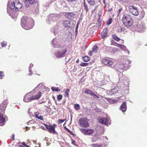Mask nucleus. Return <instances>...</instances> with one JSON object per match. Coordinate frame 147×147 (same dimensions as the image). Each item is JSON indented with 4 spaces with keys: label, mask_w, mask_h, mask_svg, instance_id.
Wrapping results in <instances>:
<instances>
[{
    "label": "nucleus",
    "mask_w": 147,
    "mask_h": 147,
    "mask_svg": "<svg viewBox=\"0 0 147 147\" xmlns=\"http://www.w3.org/2000/svg\"><path fill=\"white\" fill-rule=\"evenodd\" d=\"M116 44L117 45L116 46L119 47L120 48V47H121V46L122 45H121V44H119L118 43H117L116 42Z\"/></svg>",
    "instance_id": "61"
},
{
    "label": "nucleus",
    "mask_w": 147,
    "mask_h": 147,
    "mask_svg": "<svg viewBox=\"0 0 147 147\" xmlns=\"http://www.w3.org/2000/svg\"><path fill=\"white\" fill-rule=\"evenodd\" d=\"M94 60H91L88 63V65H91L93 63H94Z\"/></svg>",
    "instance_id": "55"
},
{
    "label": "nucleus",
    "mask_w": 147,
    "mask_h": 147,
    "mask_svg": "<svg viewBox=\"0 0 147 147\" xmlns=\"http://www.w3.org/2000/svg\"><path fill=\"white\" fill-rule=\"evenodd\" d=\"M59 26L57 25H56L54 28H52L50 29L51 32H53L55 35L57 36L58 35L59 32Z\"/></svg>",
    "instance_id": "17"
},
{
    "label": "nucleus",
    "mask_w": 147,
    "mask_h": 147,
    "mask_svg": "<svg viewBox=\"0 0 147 147\" xmlns=\"http://www.w3.org/2000/svg\"><path fill=\"white\" fill-rule=\"evenodd\" d=\"M112 38L118 42L120 40V39L115 34H113L112 35Z\"/></svg>",
    "instance_id": "31"
},
{
    "label": "nucleus",
    "mask_w": 147,
    "mask_h": 147,
    "mask_svg": "<svg viewBox=\"0 0 147 147\" xmlns=\"http://www.w3.org/2000/svg\"><path fill=\"white\" fill-rule=\"evenodd\" d=\"M145 30V28L144 25L142 23L138 24L136 28V30L140 32H142Z\"/></svg>",
    "instance_id": "13"
},
{
    "label": "nucleus",
    "mask_w": 147,
    "mask_h": 147,
    "mask_svg": "<svg viewBox=\"0 0 147 147\" xmlns=\"http://www.w3.org/2000/svg\"><path fill=\"white\" fill-rule=\"evenodd\" d=\"M98 50V47L96 45L94 46L92 49V51L96 53L97 52Z\"/></svg>",
    "instance_id": "35"
},
{
    "label": "nucleus",
    "mask_w": 147,
    "mask_h": 147,
    "mask_svg": "<svg viewBox=\"0 0 147 147\" xmlns=\"http://www.w3.org/2000/svg\"><path fill=\"white\" fill-rule=\"evenodd\" d=\"M109 121V118L104 117H101L99 119V123L105 125L108 124Z\"/></svg>",
    "instance_id": "15"
},
{
    "label": "nucleus",
    "mask_w": 147,
    "mask_h": 147,
    "mask_svg": "<svg viewBox=\"0 0 147 147\" xmlns=\"http://www.w3.org/2000/svg\"><path fill=\"white\" fill-rule=\"evenodd\" d=\"M87 1L90 5H93L95 4V0H87Z\"/></svg>",
    "instance_id": "34"
},
{
    "label": "nucleus",
    "mask_w": 147,
    "mask_h": 147,
    "mask_svg": "<svg viewBox=\"0 0 147 147\" xmlns=\"http://www.w3.org/2000/svg\"><path fill=\"white\" fill-rule=\"evenodd\" d=\"M120 110L123 112H124L126 111L127 109V105L126 103L125 102H122L120 106Z\"/></svg>",
    "instance_id": "22"
},
{
    "label": "nucleus",
    "mask_w": 147,
    "mask_h": 147,
    "mask_svg": "<svg viewBox=\"0 0 147 147\" xmlns=\"http://www.w3.org/2000/svg\"><path fill=\"white\" fill-rule=\"evenodd\" d=\"M74 107L76 110H78L80 108L79 105L78 104L74 105Z\"/></svg>",
    "instance_id": "37"
},
{
    "label": "nucleus",
    "mask_w": 147,
    "mask_h": 147,
    "mask_svg": "<svg viewBox=\"0 0 147 147\" xmlns=\"http://www.w3.org/2000/svg\"><path fill=\"white\" fill-rule=\"evenodd\" d=\"M125 26L127 27H129L133 24V22L132 19L129 20L123 23Z\"/></svg>",
    "instance_id": "21"
},
{
    "label": "nucleus",
    "mask_w": 147,
    "mask_h": 147,
    "mask_svg": "<svg viewBox=\"0 0 147 147\" xmlns=\"http://www.w3.org/2000/svg\"><path fill=\"white\" fill-rule=\"evenodd\" d=\"M101 136L99 135H95L92 138L91 141L92 142H97L101 139Z\"/></svg>",
    "instance_id": "25"
},
{
    "label": "nucleus",
    "mask_w": 147,
    "mask_h": 147,
    "mask_svg": "<svg viewBox=\"0 0 147 147\" xmlns=\"http://www.w3.org/2000/svg\"><path fill=\"white\" fill-rule=\"evenodd\" d=\"M129 68V67L127 66L126 61L123 60L117 63L116 66V69L121 70L122 72L128 69Z\"/></svg>",
    "instance_id": "5"
},
{
    "label": "nucleus",
    "mask_w": 147,
    "mask_h": 147,
    "mask_svg": "<svg viewBox=\"0 0 147 147\" xmlns=\"http://www.w3.org/2000/svg\"><path fill=\"white\" fill-rule=\"evenodd\" d=\"M76 16V14L74 12H67L65 15V16L70 20H72L75 18Z\"/></svg>",
    "instance_id": "12"
},
{
    "label": "nucleus",
    "mask_w": 147,
    "mask_h": 147,
    "mask_svg": "<svg viewBox=\"0 0 147 147\" xmlns=\"http://www.w3.org/2000/svg\"><path fill=\"white\" fill-rule=\"evenodd\" d=\"M124 51H125V53H127V54H129V53L130 52H129V51L126 48L125 49Z\"/></svg>",
    "instance_id": "59"
},
{
    "label": "nucleus",
    "mask_w": 147,
    "mask_h": 147,
    "mask_svg": "<svg viewBox=\"0 0 147 147\" xmlns=\"http://www.w3.org/2000/svg\"><path fill=\"white\" fill-rule=\"evenodd\" d=\"M108 29L107 28L104 29L101 34V36L102 38L103 39L107 35Z\"/></svg>",
    "instance_id": "23"
},
{
    "label": "nucleus",
    "mask_w": 147,
    "mask_h": 147,
    "mask_svg": "<svg viewBox=\"0 0 147 147\" xmlns=\"http://www.w3.org/2000/svg\"><path fill=\"white\" fill-rule=\"evenodd\" d=\"M14 136L15 135L13 134L11 136V138L13 140H14Z\"/></svg>",
    "instance_id": "60"
},
{
    "label": "nucleus",
    "mask_w": 147,
    "mask_h": 147,
    "mask_svg": "<svg viewBox=\"0 0 147 147\" xmlns=\"http://www.w3.org/2000/svg\"><path fill=\"white\" fill-rule=\"evenodd\" d=\"M4 76L3 72L2 71H0V79H2V77Z\"/></svg>",
    "instance_id": "50"
},
{
    "label": "nucleus",
    "mask_w": 147,
    "mask_h": 147,
    "mask_svg": "<svg viewBox=\"0 0 147 147\" xmlns=\"http://www.w3.org/2000/svg\"><path fill=\"white\" fill-rule=\"evenodd\" d=\"M118 90L116 88H114L111 90H109V93H108L109 95H112L113 94H115L116 93L118 92Z\"/></svg>",
    "instance_id": "26"
},
{
    "label": "nucleus",
    "mask_w": 147,
    "mask_h": 147,
    "mask_svg": "<svg viewBox=\"0 0 147 147\" xmlns=\"http://www.w3.org/2000/svg\"><path fill=\"white\" fill-rule=\"evenodd\" d=\"M1 45L2 47H5L7 45V43L5 41H3L1 43Z\"/></svg>",
    "instance_id": "47"
},
{
    "label": "nucleus",
    "mask_w": 147,
    "mask_h": 147,
    "mask_svg": "<svg viewBox=\"0 0 147 147\" xmlns=\"http://www.w3.org/2000/svg\"><path fill=\"white\" fill-rule=\"evenodd\" d=\"M76 0H67V1L68 2H73Z\"/></svg>",
    "instance_id": "63"
},
{
    "label": "nucleus",
    "mask_w": 147,
    "mask_h": 147,
    "mask_svg": "<svg viewBox=\"0 0 147 147\" xmlns=\"http://www.w3.org/2000/svg\"><path fill=\"white\" fill-rule=\"evenodd\" d=\"M24 3V6L26 8H28L31 6L35 2V0H23Z\"/></svg>",
    "instance_id": "14"
},
{
    "label": "nucleus",
    "mask_w": 147,
    "mask_h": 147,
    "mask_svg": "<svg viewBox=\"0 0 147 147\" xmlns=\"http://www.w3.org/2000/svg\"><path fill=\"white\" fill-rule=\"evenodd\" d=\"M97 22H98V23H101V20H100V18H98V19Z\"/></svg>",
    "instance_id": "64"
},
{
    "label": "nucleus",
    "mask_w": 147,
    "mask_h": 147,
    "mask_svg": "<svg viewBox=\"0 0 147 147\" xmlns=\"http://www.w3.org/2000/svg\"><path fill=\"white\" fill-rule=\"evenodd\" d=\"M49 15L53 22H56L60 17V16L58 14H53Z\"/></svg>",
    "instance_id": "16"
},
{
    "label": "nucleus",
    "mask_w": 147,
    "mask_h": 147,
    "mask_svg": "<svg viewBox=\"0 0 147 147\" xmlns=\"http://www.w3.org/2000/svg\"><path fill=\"white\" fill-rule=\"evenodd\" d=\"M92 51H89L88 53V54H89V55L90 56H91L92 55Z\"/></svg>",
    "instance_id": "62"
},
{
    "label": "nucleus",
    "mask_w": 147,
    "mask_h": 147,
    "mask_svg": "<svg viewBox=\"0 0 147 147\" xmlns=\"http://www.w3.org/2000/svg\"><path fill=\"white\" fill-rule=\"evenodd\" d=\"M39 115V113L38 112H37L35 113V116L36 118H37Z\"/></svg>",
    "instance_id": "57"
},
{
    "label": "nucleus",
    "mask_w": 147,
    "mask_h": 147,
    "mask_svg": "<svg viewBox=\"0 0 147 147\" xmlns=\"http://www.w3.org/2000/svg\"><path fill=\"white\" fill-rule=\"evenodd\" d=\"M91 96H93L94 98H99L98 96H97L96 94H94L93 92V93H92V94Z\"/></svg>",
    "instance_id": "46"
},
{
    "label": "nucleus",
    "mask_w": 147,
    "mask_h": 147,
    "mask_svg": "<svg viewBox=\"0 0 147 147\" xmlns=\"http://www.w3.org/2000/svg\"><path fill=\"white\" fill-rule=\"evenodd\" d=\"M84 9L85 10V11L86 12H87L88 11V5L87 4L85 3V1H84Z\"/></svg>",
    "instance_id": "36"
},
{
    "label": "nucleus",
    "mask_w": 147,
    "mask_h": 147,
    "mask_svg": "<svg viewBox=\"0 0 147 147\" xmlns=\"http://www.w3.org/2000/svg\"><path fill=\"white\" fill-rule=\"evenodd\" d=\"M80 131L84 135H91L94 132V130L93 129H80Z\"/></svg>",
    "instance_id": "9"
},
{
    "label": "nucleus",
    "mask_w": 147,
    "mask_h": 147,
    "mask_svg": "<svg viewBox=\"0 0 147 147\" xmlns=\"http://www.w3.org/2000/svg\"><path fill=\"white\" fill-rule=\"evenodd\" d=\"M8 6L11 9L17 11L22 7V5L18 0H15L10 5L8 3Z\"/></svg>",
    "instance_id": "4"
},
{
    "label": "nucleus",
    "mask_w": 147,
    "mask_h": 147,
    "mask_svg": "<svg viewBox=\"0 0 147 147\" xmlns=\"http://www.w3.org/2000/svg\"><path fill=\"white\" fill-rule=\"evenodd\" d=\"M120 48L124 51L125 49L126 48V47L123 45H122L121 46V47Z\"/></svg>",
    "instance_id": "53"
},
{
    "label": "nucleus",
    "mask_w": 147,
    "mask_h": 147,
    "mask_svg": "<svg viewBox=\"0 0 147 147\" xmlns=\"http://www.w3.org/2000/svg\"><path fill=\"white\" fill-rule=\"evenodd\" d=\"M125 30V29L124 28L121 27V26H119L118 28L117 31L118 32H121L124 31Z\"/></svg>",
    "instance_id": "33"
},
{
    "label": "nucleus",
    "mask_w": 147,
    "mask_h": 147,
    "mask_svg": "<svg viewBox=\"0 0 147 147\" xmlns=\"http://www.w3.org/2000/svg\"><path fill=\"white\" fill-rule=\"evenodd\" d=\"M67 51L66 48H60L57 52L55 53V55L57 58H62L64 57Z\"/></svg>",
    "instance_id": "6"
},
{
    "label": "nucleus",
    "mask_w": 147,
    "mask_h": 147,
    "mask_svg": "<svg viewBox=\"0 0 147 147\" xmlns=\"http://www.w3.org/2000/svg\"><path fill=\"white\" fill-rule=\"evenodd\" d=\"M80 66L82 67L86 66L88 65V63H85L82 62L80 64Z\"/></svg>",
    "instance_id": "41"
},
{
    "label": "nucleus",
    "mask_w": 147,
    "mask_h": 147,
    "mask_svg": "<svg viewBox=\"0 0 147 147\" xmlns=\"http://www.w3.org/2000/svg\"><path fill=\"white\" fill-rule=\"evenodd\" d=\"M75 143H76V142H75V140H72L71 143L72 144H74V145L75 146H78V145L77 144H76Z\"/></svg>",
    "instance_id": "51"
},
{
    "label": "nucleus",
    "mask_w": 147,
    "mask_h": 147,
    "mask_svg": "<svg viewBox=\"0 0 147 147\" xmlns=\"http://www.w3.org/2000/svg\"><path fill=\"white\" fill-rule=\"evenodd\" d=\"M64 128L69 133H72V131H71L69 129L67 128L66 127H64Z\"/></svg>",
    "instance_id": "54"
},
{
    "label": "nucleus",
    "mask_w": 147,
    "mask_h": 147,
    "mask_svg": "<svg viewBox=\"0 0 147 147\" xmlns=\"http://www.w3.org/2000/svg\"><path fill=\"white\" fill-rule=\"evenodd\" d=\"M51 89L53 91H57L58 92L60 90V89H59L58 87H57L56 88H55L54 87H52L51 88Z\"/></svg>",
    "instance_id": "39"
},
{
    "label": "nucleus",
    "mask_w": 147,
    "mask_h": 147,
    "mask_svg": "<svg viewBox=\"0 0 147 147\" xmlns=\"http://www.w3.org/2000/svg\"><path fill=\"white\" fill-rule=\"evenodd\" d=\"M70 92V90L69 89H67L64 92V95L65 96L68 97L69 93Z\"/></svg>",
    "instance_id": "29"
},
{
    "label": "nucleus",
    "mask_w": 147,
    "mask_h": 147,
    "mask_svg": "<svg viewBox=\"0 0 147 147\" xmlns=\"http://www.w3.org/2000/svg\"><path fill=\"white\" fill-rule=\"evenodd\" d=\"M66 120V119H59L58 120V122L59 124H60L63 122L65 120Z\"/></svg>",
    "instance_id": "49"
},
{
    "label": "nucleus",
    "mask_w": 147,
    "mask_h": 147,
    "mask_svg": "<svg viewBox=\"0 0 147 147\" xmlns=\"http://www.w3.org/2000/svg\"><path fill=\"white\" fill-rule=\"evenodd\" d=\"M125 79H124L123 78V76H121L119 78V80L122 82L124 83V82L125 81Z\"/></svg>",
    "instance_id": "43"
},
{
    "label": "nucleus",
    "mask_w": 147,
    "mask_h": 147,
    "mask_svg": "<svg viewBox=\"0 0 147 147\" xmlns=\"http://www.w3.org/2000/svg\"><path fill=\"white\" fill-rule=\"evenodd\" d=\"M90 60V58L88 56H85L82 57L83 61L85 62H88Z\"/></svg>",
    "instance_id": "30"
},
{
    "label": "nucleus",
    "mask_w": 147,
    "mask_h": 147,
    "mask_svg": "<svg viewBox=\"0 0 147 147\" xmlns=\"http://www.w3.org/2000/svg\"><path fill=\"white\" fill-rule=\"evenodd\" d=\"M51 45L55 48H64L66 46L64 42L56 38L53 39L51 42Z\"/></svg>",
    "instance_id": "3"
},
{
    "label": "nucleus",
    "mask_w": 147,
    "mask_h": 147,
    "mask_svg": "<svg viewBox=\"0 0 147 147\" xmlns=\"http://www.w3.org/2000/svg\"><path fill=\"white\" fill-rule=\"evenodd\" d=\"M8 103L7 100L6 99L4 100L2 103L0 104V111H1L2 112H4Z\"/></svg>",
    "instance_id": "11"
},
{
    "label": "nucleus",
    "mask_w": 147,
    "mask_h": 147,
    "mask_svg": "<svg viewBox=\"0 0 147 147\" xmlns=\"http://www.w3.org/2000/svg\"><path fill=\"white\" fill-rule=\"evenodd\" d=\"M102 63L105 65H111L113 64V62L111 60L107 59H103L102 60Z\"/></svg>",
    "instance_id": "20"
},
{
    "label": "nucleus",
    "mask_w": 147,
    "mask_h": 147,
    "mask_svg": "<svg viewBox=\"0 0 147 147\" xmlns=\"http://www.w3.org/2000/svg\"><path fill=\"white\" fill-rule=\"evenodd\" d=\"M63 26L66 28L71 27L73 25V23L71 22L68 20H65L63 22Z\"/></svg>",
    "instance_id": "18"
},
{
    "label": "nucleus",
    "mask_w": 147,
    "mask_h": 147,
    "mask_svg": "<svg viewBox=\"0 0 147 147\" xmlns=\"http://www.w3.org/2000/svg\"><path fill=\"white\" fill-rule=\"evenodd\" d=\"M112 22V18H109L107 22V23L106 24L107 25H110Z\"/></svg>",
    "instance_id": "40"
},
{
    "label": "nucleus",
    "mask_w": 147,
    "mask_h": 147,
    "mask_svg": "<svg viewBox=\"0 0 147 147\" xmlns=\"http://www.w3.org/2000/svg\"><path fill=\"white\" fill-rule=\"evenodd\" d=\"M43 124L50 133L53 134H57V132L55 131V127L57 126L56 124L53 123L52 125H49L45 124Z\"/></svg>",
    "instance_id": "7"
},
{
    "label": "nucleus",
    "mask_w": 147,
    "mask_h": 147,
    "mask_svg": "<svg viewBox=\"0 0 147 147\" xmlns=\"http://www.w3.org/2000/svg\"><path fill=\"white\" fill-rule=\"evenodd\" d=\"M93 92L91 90H86L84 91L85 93L89 94L90 95H91Z\"/></svg>",
    "instance_id": "38"
},
{
    "label": "nucleus",
    "mask_w": 147,
    "mask_h": 147,
    "mask_svg": "<svg viewBox=\"0 0 147 147\" xmlns=\"http://www.w3.org/2000/svg\"><path fill=\"white\" fill-rule=\"evenodd\" d=\"M78 24L76 25V27L75 28V32L76 34H77V33L78 32Z\"/></svg>",
    "instance_id": "52"
},
{
    "label": "nucleus",
    "mask_w": 147,
    "mask_h": 147,
    "mask_svg": "<svg viewBox=\"0 0 147 147\" xmlns=\"http://www.w3.org/2000/svg\"><path fill=\"white\" fill-rule=\"evenodd\" d=\"M123 10L122 8H120L119 9L118 11V16L120 14L121 11Z\"/></svg>",
    "instance_id": "58"
},
{
    "label": "nucleus",
    "mask_w": 147,
    "mask_h": 147,
    "mask_svg": "<svg viewBox=\"0 0 147 147\" xmlns=\"http://www.w3.org/2000/svg\"><path fill=\"white\" fill-rule=\"evenodd\" d=\"M32 92H30L26 94L24 98V101L26 102H29L31 101L32 100H38L41 96V92H39L37 94L35 95L30 96V94Z\"/></svg>",
    "instance_id": "2"
},
{
    "label": "nucleus",
    "mask_w": 147,
    "mask_h": 147,
    "mask_svg": "<svg viewBox=\"0 0 147 147\" xmlns=\"http://www.w3.org/2000/svg\"><path fill=\"white\" fill-rule=\"evenodd\" d=\"M37 118H38V119H40L41 120H43V116H42V115H40L39 116H38L37 117Z\"/></svg>",
    "instance_id": "56"
},
{
    "label": "nucleus",
    "mask_w": 147,
    "mask_h": 147,
    "mask_svg": "<svg viewBox=\"0 0 147 147\" xmlns=\"http://www.w3.org/2000/svg\"><path fill=\"white\" fill-rule=\"evenodd\" d=\"M63 96L61 94H59L57 97V99L58 100H60L62 99Z\"/></svg>",
    "instance_id": "42"
},
{
    "label": "nucleus",
    "mask_w": 147,
    "mask_h": 147,
    "mask_svg": "<svg viewBox=\"0 0 147 147\" xmlns=\"http://www.w3.org/2000/svg\"><path fill=\"white\" fill-rule=\"evenodd\" d=\"M132 19L131 16L127 14H124L122 19V21L123 23L127 20Z\"/></svg>",
    "instance_id": "19"
},
{
    "label": "nucleus",
    "mask_w": 147,
    "mask_h": 147,
    "mask_svg": "<svg viewBox=\"0 0 147 147\" xmlns=\"http://www.w3.org/2000/svg\"><path fill=\"white\" fill-rule=\"evenodd\" d=\"M42 85V83H40L37 86L35 87L34 89L32 91L33 92H34V91L35 90H36V88H38L40 86H41Z\"/></svg>",
    "instance_id": "48"
},
{
    "label": "nucleus",
    "mask_w": 147,
    "mask_h": 147,
    "mask_svg": "<svg viewBox=\"0 0 147 147\" xmlns=\"http://www.w3.org/2000/svg\"><path fill=\"white\" fill-rule=\"evenodd\" d=\"M21 26L26 30L32 28L34 25L33 20L30 17H23L21 19Z\"/></svg>",
    "instance_id": "1"
},
{
    "label": "nucleus",
    "mask_w": 147,
    "mask_h": 147,
    "mask_svg": "<svg viewBox=\"0 0 147 147\" xmlns=\"http://www.w3.org/2000/svg\"><path fill=\"white\" fill-rule=\"evenodd\" d=\"M102 145L103 144H93L91 145V146L93 147H102Z\"/></svg>",
    "instance_id": "32"
},
{
    "label": "nucleus",
    "mask_w": 147,
    "mask_h": 147,
    "mask_svg": "<svg viewBox=\"0 0 147 147\" xmlns=\"http://www.w3.org/2000/svg\"><path fill=\"white\" fill-rule=\"evenodd\" d=\"M101 25V23H97V25L96 26H94L93 27H96V28H99Z\"/></svg>",
    "instance_id": "44"
},
{
    "label": "nucleus",
    "mask_w": 147,
    "mask_h": 147,
    "mask_svg": "<svg viewBox=\"0 0 147 147\" xmlns=\"http://www.w3.org/2000/svg\"><path fill=\"white\" fill-rule=\"evenodd\" d=\"M51 17L50 15L48 17L47 19L46 20V22L48 24H51L52 23V22H53L52 21V20L51 19Z\"/></svg>",
    "instance_id": "27"
},
{
    "label": "nucleus",
    "mask_w": 147,
    "mask_h": 147,
    "mask_svg": "<svg viewBox=\"0 0 147 147\" xmlns=\"http://www.w3.org/2000/svg\"><path fill=\"white\" fill-rule=\"evenodd\" d=\"M5 119L3 117V114L0 112V125L3 126L5 124Z\"/></svg>",
    "instance_id": "24"
},
{
    "label": "nucleus",
    "mask_w": 147,
    "mask_h": 147,
    "mask_svg": "<svg viewBox=\"0 0 147 147\" xmlns=\"http://www.w3.org/2000/svg\"><path fill=\"white\" fill-rule=\"evenodd\" d=\"M33 66V65L32 63H31L30 64L29 67V71L30 73L28 74V75L29 76L32 75V74H33V73L32 72L31 68Z\"/></svg>",
    "instance_id": "28"
},
{
    "label": "nucleus",
    "mask_w": 147,
    "mask_h": 147,
    "mask_svg": "<svg viewBox=\"0 0 147 147\" xmlns=\"http://www.w3.org/2000/svg\"><path fill=\"white\" fill-rule=\"evenodd\" d=\"M104 132V130L103 129H101L100 130L98 131V135H101L103 134Z\"/></svg>",
    "instance_id": "45"
},
{
    "label": "nucleus",
    "mask_w": 147,
    "mask_h": 147,
    "mask_svg": "<svg viewBox=\"0 0 147 147\" xmlns=\"http://www.w3.org/2000/svg\"><path fill=\"white\" fill-rule=\"evenodd\" d=\"M79 123L80 125L84 127L89 126V125L87 118H80L79 120Z\"/></svg>",
    "instance_id": "8"
},
{
    "label": "nucleus",
    "mask_w": 147,
    "mask_h": 147,
    "mask_svg": "<svg viewBox=\"0 0 147 147\" xmlns=\"http://www.w3.org/2000/svg\"><path fill=\"white\" fill-rule=\"evenodd\" d=\"M129 11L133 15L137 16L139 14V13L137 8L134 6H129L128 7Z\"/></svg>",
    "instance_id": "10"
}]
</instances>
